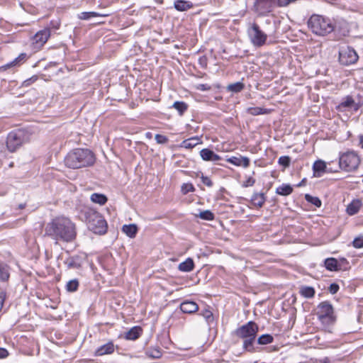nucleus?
I'll return each mask as SVG.
<instances>
[{"label":"nucleus","instance_id":"nucleus-1","mask_svg":"<svg viewBox=\"0 0 363 363\" xmlns=\"http://www.w3.org/2000/svg\"><path fill=\"white\" fill-rule=\"evenodd\" d=\"M45 235L57 241L72 242L77 236L75 224L68 218L57 217L48 223L45 229Z\"/></svg>","mask_w":363,"mask_h":363},{"label":"nucleus","instance_id":"nucleus-2","mask_svg":"<svg viewBox=\"0 0 363 363\" xmlns=\"http://www.w3.org/2000/svg\"><path fill=\"white\" fill-rule=\"evenodd\" d=\"M94 153L86 148H76L71 150L65 157L66 167L71 169H79L92 166L95 162Z\"/></svg>","mask_w":363,"mask_h":363},{"label":"nucleus","instance_id":"nucleus-3","mask_svg":"<svg viewBox=\"0 0 363 363\" xmlns=\"http://www.w3.org/2000/svg\"><path fill=\"white\" fill-rule=\"evenodd\" d=\"M258 331V325L252 320L241 325L234 331L236 337L243 340L242 349L244 351L250 353L257 352V347L255 346V344Z\"/></svg>","mask_w":363,"mask_h":363},{"label":"nucleus","instance_id":"nucleus-4","mask_svg":"<svg viewBox=\"0 0 363 363\" xmlns=\"http://www.w3.org/2000/svg\"><path fill=\"white\" fill-rule=\"evenodd\" d=\"M88 228L95 234L103 235L107 231L108 225L103 216L92 208L82 211Z\"/></svg>","mask_w":363,"mask_h":363},{"label":"nucleus","instance_id":"nucleus-5","mask_svg":"<svg viewBox=\"0 0 363 363\" xmlns=\"http://www.w3.org/2000/svg\"><path fill=\"white\" fill-rule=\"evenodd\" d=\"M308 28L318 35H325L334 30L331 21L320 15L313 14L308 21Z\"/></svg>","mask_w":363,"mask_h":363},{"label":"nucleus","instance_id":"nucleus-6","mask_svg":"<svg viewBox=\"0 0 363 363\" xmlns=\"http://www.w3.org/2000/svg\"><path fill=\"white\" fill-rule=\"evenodd\" d=\"M30 135L23 129L11 131L6 138V147L11 152H16L24 143L29 141Z\"/></svg>","mask_w":363,"mask_h":363},{"label":"nucleus","instance_id":"nucleus-7","mask_svg":"<svg viewBox=\"0 0 363 363\" xmlns=\"http://www.w3.org/2000/svg\"><path fill=\"white\" fill-rule=\"evenodd\" d=\"M316 315L325 325L333 324L336 320L334 308L329 301H323L318 305Z\"/></svg>","mask_w":363,"mask_h":363},{"label":"nucleus","instance_id":"nucleus-8","mask_svg":"<svg viewBox=\"0 0 363 363\" xmlns=\"http://www.w3.org/2000/svg\"><path fill=\"white\" fill-rule=\"evenodd\" d=\"M360 162L358 155L352 151L342 154L339 159L340 168L345 172H352L357 169Z\"/></svg>","mask_w":363,"mask_h":363},{"label":"nucleus","instance_id":"nucleus-9","mask_svg":"<svg viewBox=\"0 0 363 363\" xmlns=\"http://www.w3.org/2000/svg\"><path fill=\"white\" fill-rule=\"evenodd\" d=\"M248 36L251 43L257 47H261L265 44L267 35L260 29L259 26L254 23L247 30Z\"/></svg>","mask_w":363,"mask_h":363},{"label":"nucleus","instance_id":"nucleus-10","mask_svg":"<svg viewBox=\"0 0 363 363\" xmlns=\"http://www.w3.org/2000/svg\"><path fill=\"white\" fill-rule=\"evenodd\" d=\"M358 58L356 51L351 47H343L339 51V61L343 65L354 64Z\"/></svg>","mask_w":363,"mask_h":363},{"label":"nucleus","instance_id":"nucleus-11","mask_svg":"<svg viewBox=\"0 0 363 363\" xmlns=\"http://www.w3.org/2000/svg\"><path fill=\"white\" fill-rule=\"evenodd\" d=\"M51 33L49 28L39 30L32 38V46L34 50H40L46 43Z\"/></svg>","mask_w":363,"mask_h":363},{"label":"nucleus","instance_id":"nucleus-12","mask_svg":"<svg viewBox=\"0 0 363 363\" xmlns=\"http://www.w3.org/2000/svg\"><path fill=\"white\" fill-rule=\"evenodd\" d=\"M275 4L274 0H256L253 8L255 12L262 16L272 11Z\"/></svg>","mask_w":363,"mask_h":363},{"label":"nucleus","instance_id":"nucleus-13","mask_svg":"<svg viewBox=\"0 0 363 363\" xmlns=\"http://www.w3.org/2000/svg\"><path fill=\"white\" fill-rule=\"evenodd\" d=\"M200 156L201 159L207 162H217L221 160V157L216 154L212 150L209 148H203L200 151Z\"/></svg>","mask_w":363,"mask_h":363},{"label":"nucleus","instance_id":"nucleus-14","mask_svg":"<svg viewBox=\"0 0 363 363\" xmlns=\"http://www.w3.org/2000/svg\"><path fill=\"white\" fill-rule=\"evenodd\" d=\"M226 161L237 167H242L244 168L248 167L250 163V160L248 157L241 155L239 157H229Z\"/></svg>","mask_w":363,"mask_h":363},{"label":"nucleus","instance_id":"nucleus-15","mask_svg":"<svg viewBox=\"0 0 363 363\" xmlns=\"http://www.w3.org/2000/svg\"><path fill=\"white\" fill-rule=\"evenodd\" d=\"M83 263V259L78 255L69 257L65 261V264L68 269H80Z\"/></svg>","mask_w":363,"mask_h":363},{"label":"nucleus","instance_id":"nucleus-16","mask_svg":"<svg viewBox=\"0 0 363 363\" xmlns=\"http://www.w3.org/2000/svg\"><path fill=\"white\" fill-rule=\"evenodd\" d=\"M180 309L184 313H194L199 310L198 304L192 301H184L180 304Z\"/></svg>","mask_w":363,"mask_h":363},{"label":"nucleus","instance_id":"nucleus-17","mask_svg":"<svg viewBox=\"0 0 363 363\" xmlns=\"http://www.w3.org/2000/svg\"><path fill=\"white\" fill-rule=\"evenodd\" d=\"M143 333L140 326H134L125 333L124 338L127 340H136Z\"/></svg>","mask_w":363,"mask_h":363},{"label":"nucleus","instance_id":"nucleus-18","mask_svg":"<svg viewBox=\"0 0 363 363\" xmlns=\"http://www.w3.org/2000/svg\"><path fill=\"white\" fill-rule=\"evenodd\" d=\"M115 350V346L113 342H108L106 344L99 347L95 352L96 356H102L112 354Z\"/></svg>","mask_w":363,"mask_h":363},{"label":"nucleus","instance_id":"nucleus-19","mask_svg":"<svg viewBox=\"0 0 363 363\" xmlns=\"http://www.w3.org/2000/svg\"><path fill=\"white\" fill-rule=\"evenodd\" d=\"M313 176L315 177H321L323 172H328L325 162L321 160L315 161L313 165Z\"/></svg>","mask_w":363,"mask_h":363},{"label":"nucleus","instance_id":"nucleus-20","mask_svg":"<svg viewBox=\"0 0 363 363\" xmlns=\"http://www.w3.org/2000/svg\"><path fill=\"white\" fill-rule=\"evenodd\" d=\"M362 206V203L360 200H359V199L353 200L347 206L346 212L350 216H354L359 212Z\"/></svg>","mask_w":363,"mask_h":363},{"label":"nucleus","instance_id":"nucleus-21","mask_svg":"<svg viewBox=\"0 0 363 363\" xmlns=\"http://www.w3.org/2000/svg\"><path fill=\"white\" fill-rule=\"evenodd\" d=\"M325 268L330 272H335L341 269L338 261L333 257L327 258L324 261Z\"/></svg>","mask_w":363,"mask_h":363},{"label":"nucleus","instance_id":"nucleus-22","mask_svg":"<svg viewBox=\"0 0 363 363\" xmlns=\"http://www.w3.org/2000/svg\"><path fill=\"white\" fill-rule=\"evenodd\" d=\"M340 108H353L354 110L358 109V106L355 104L354 99L350 96L345 97L342 102L339 104Z\"/></svg>","mask_w":363,"mask_h":363},{"label":"nucleus","instance_id":"nucleus-23","mask_svg":"<svg viewBox=\"0 0 363 363\" xmlns=\"http://www.w3.org/2000/svg\"><path fill=\"white\" fill-rule=\"evenodd\" d=\"M199 143H201V140L199 138L192 137L183 140L182 143L179 145V147L186 149H192Z\"/></svg>","mask_w":363,"mask_h":363},{"label":"nucleus","instance_id":"nucleus-24","mask_svg":"<svg viewBox=\"0 0 363 363\" xmlns=\"http://www.w3.org/2000/svg\"><path fill=\"white\" fill-rule=\"evenodd\" d=\"M194 268V262L191 258H187L185 261L181 262L178 266V269L184 272H191Z\"/></svg>","mask_w":363,"mask_h":363},{"label":"nucleus","instance_id":"nucleus-25","mask_svg":"<svg viewBox=\"0 0 363 363\" xmlns=\"http://www.w3.org/2000/svg\"><path fill=\"white\" fill-rule=\"evenodd\" d=\"M138 228L135 224L124 225L122 231L129 238H133L136 236Z\"/></svg>","mask_w":363,"mask_h":363},{"label":"nucleus","instance_id":"nucleus-26","mask_svg":"<svg viewBox=\"0 0 363 363\" xmlns=\"http://www.w3.org/2000/svg\"><path fill=\"white\" fill-rule=\"evenodd\" d=\"M265 200V196L263 193H255L251 198V203L255 206L261 208Z\"/></svg>","mask_w":363,"mask_h":363},{"label":"nucleus","instance_id":"nucleus-27","mask_svg":"<svg viewBox=\"0 0 363 363\" xmlns=\"http://www.w3.org/2000/svg\"><path fill=\"white\" fill-rule=\"evenodd\" d=\"M300 294L306 298H313L315 296V291L313 287L303 286L300 288Z\"/></svg>","mask_w":363,"mask_h":363},{"label":"nucleus","instance_id":"nucleus-28","mask_svg":"<svg viewBox=\"0 0 363 363\" xmlns=\"http://www.w3.org/2000/svg\"><path fill=\"white\" fill-rule=\"evenodd\" d=\"M91 201L100 205H104L107 202V197L102 194L94 193L91 195Z\"/></svg>","mask_w":363,"mask_h":363},{"label":"nucleus","instance_id":"nucleus-29","mask_svg":"<svg viewBox=\"0 0 363 363\" xmlns=\"http://www.w3.org/2000/svg\"><path fill=\"white\" fill-rule=\"evenodd\" d=\"M293 191V188L289 184H282L277 188L276 193L281 196H288Z\"/></svg>","mask_w":363,"mask_h":363},{"label":"nucleus","instance_id":"nucleus-30","mask_svg":"<svg viewBox=\"0 0 363 363\" xmlns=\"http://www.w3.org/2000/svg\"><path fill=\"white\" fill-rule=\"evenodd\" d=\"M10 277L9 267L5 264H0V280L8 281Z\"/></svg>","mask_w":363,"mask_h":363},{"label":"nucleus","instance_id":"nucleus-31","mask_svg":"<svg viewBox=\"0 0 363 363\" xmlns=\"http://www.w3.org/2000/svg\"><path fill=\"white\" fill-rule=\"evenodd\" d=\"M194 216L196 218H200L202 220L208 221L213 220L215 218L213 213L211 212L210 210L201 211L199 212V214L195 213Z\"/></svg>","mask_w":363,"mask_h":363},{"label":"nucleus","instance_id":"nucleus-32","mask_svg":"<svg viewBox=\"0 0 363 363\" xmlns=\"http://www.w3.org/2000/svg\"><path fill=\"white\" fill-rule=\"evenodd\" d=\"M245 84L241 82H238L228 85L227 90L233 93H238L243 90Z\"/></svg>","mask_w":363,"mask_h":363},{"label":"nucleus","instance_id":"nucleus-33","mask_svg":"<svg viewBox=\"0 0 363 363\" xmlns=\"http://www.w3.org/2000/svg\"><path fill=\"white\" fill-rule=\"evenodd\" d=\"M274 341V337L270 334H264L257 338V344L265 345L272 343Z\"/></svg>","mask_w":363,"mask_h":363},{"label":"nucleus","instance_id":"nucleus-34","mask_svg":"<svg viewBox=\"0 0 363 363\" xmlns=\"http://www.w3.org/2000/svg\"><path fill=\"white\" fill-rule=\"evenodd\" d=\"M172 107L179 112L180 116H182L188 109V104L184 101H177L173 104Z\"/></svg>","mask_w":363,"mask_h":363},{"label":"nucleus","instance_id":"nucleus-35","mask_svg":"<svg viewBox=\"0 0 363 363\" xmlns=\"http://www.w3.org/2000/svg\"><path fill=\"white\" fill-rule=\"evenodd\" d=\"M190 7L189 3L184 0H177L174 2V8L179 11H186Z\"/></svg>","mask_w":363,"mask_h":363},{"label":"nucleus","instance_id":"nucleus-36","mask_svg":"<svg viewBox=\"0 0 363 363\" xmlns=\"http://www.w3.org/2000/svg\"><path fill=\"white\" fill-rule=\"evenodd\" d=\"M79 281L77 279L69 281L66 284V289L69 292H75L79 288Z\"/></svg>","mask_w":363,"mask_h":363},{"label":"nucleus","instance_id":"nucleus-37","mask_svg":"<svg viewBox=\"0 0 363 363\" xmlns=\"http://www.w3.org/2000/svg\"><path fill=\"white\" fill-rule=\"evenodd\" d=\"M247 112L252 116H258L267 113V111L260 107H250L247 109Z\"/></svg>","mask_w":363,"mask_h":363},{"label":"nucleus","instance_id":"nucleus-38","mask_svg":"<svg viewBox=\"0 0 363 363\" xmlns=\"http://www.w3.org/2000/svg\"><path fill=\"white\" fill-rule=\"evenodd\" d=\"M305 199L308 202L313 204L316 207L319 208V207L321 206L322 202H321L320 199L318 197L313 196L307 194L305 195Z\"/></svg>","mask_w":363,"mask_h":363},{"label":"nucleus","instance_id":"nucleus-39","mask_svg":"<svg viewBox=\"0 0 363 363\" xmlns=\"http://www.w3.org/2000/svg\"><path fill=\"white\" fill-rule=\"evenodd\" d=\"M278 163L284 168H287L291 164V157L289 156H281L278 160Z\"/></svg>","mask_w":363,"mask_h":363},{"label":"nucleus","instance_id":"nucleus-40","mask_svg":"<svg viewBox=\"0 0 363 363\" xmlns=\"http://www.w3.org/2000/svg\"><path fill=\"white\" fill-rule=\"evenodd\" d=\"M147 356L150 357L157 359L162 356V352L159 348L150 349L147 352Z\"/></svg>","mask_w":363,"mask_h":363},{"label":"nucleus","instance_id":"nucleus-41","mask_svg":"<svg viewBox=\"0 0 363 363\" xmlns=\"http://www.w3.org/2000/svg\"><path fill=\"white\" fill-rule=\"evenodd\" d=\"M201 315L206 319V322L208 324L211 323L213 321V313L210 310H208V309L203 310L201 312Z\"/></svg>","mask_w":363,"mask_h":363},{"label":"nucleus","instance_id":"nucleus-42","mask_svg":"<svg viewBox=\"0 0 363 363\" xmlns=\"http://www.w3.org/2000/svg\"><path fill=\"white\" fill-rule=\"evenodd\" d=\"M181 191L183 194H187L189 192H194L195 188L191 183H185L182 186Z\"/></svg>","mask_w":363,"mask_h":363},{"label":"nucleus","instance_id":"nucleus-43","mask_svg":"<svg viewBox=\"0 0 363 363\" xmlns=\"http://www.w3.org/2000/svg\"><path fill=\"white\" fill-rule=\"evenodd\" d=\"M38 79V77L37 75H33L31 77L24 80L22 83L23 87H28L30 86L32 84L35 82Z\"/></svg>","mask_w":363,"mask_h":363},{"label":"nucleus","instance_id":"nucleus-44","mask_svg":"<svg viewBox=\"0 0 363 363\" xmlns=\"http://www.w3.org/2000/svg\"><path fill=\"white\" fill-rule=\"evenodd\" d=\"M352 246L357 249L363 247V235L355 238L352 241Z\"/></svg>","mask_w":363,"mask_h":363},{"label":"nucleus","instance_id":"nucleus-45","mask_svg":"<svg viewBox=\"0 0 363 363\" xmlns=\"http://www.w3.org/2000/svg\"><path fill=\"white\" fill-rule=\"evenodd\" d=\"M60 27V21L59 20H52L47 28H49L50 31L51 32V30H56L59 29Z\"/></svg>","mask_w":363,"mask_h":363},{"label":"nucleus","instance_id":"nucleus-46","mask_svg":"<svg viewBox=\"0 0 363 363\" xmlns=\"http://www.w3.org/2000/svg\"><path fill=\"white\" fill-rule=\"evenodd\" d=\"M155 139L158 144H165L169 141L167 136L160 134H156Z\"/></svg>","mask_w":363,"mask_h":363},{"label":"nucleus","instance_id":"nucleus-47","mask_svg":"<svg viewBox=\"0 0 363 363\" xmlns=\"http://www.w3.org/2000/svg\"><path fill=\"white\" fill-rule=\"evenodd\" d=\"M201 179L202 183L208 187H211L213 184L211 179L208 177L204 176L203 174H201Z\"/></svg>","mask_w":363,"mask_h":363},{"label":"nucleus","instance_id":"nucleus-48","mask_svg":"<svg viewBox=\"0 0 363 363\" xmlns=\"http://www.w3.org/2000/svg\"><path fill=\"white\" fill-rule=\"evenodd\" d=\"M96 16H98V14L95 12H82L81 13L80 18L87 20Z\"/></svg>","mask_w":363,"mask_h":363},{"label":"nucleus","instance_id":"nucleus-49","mask_svg":"<svg viewBox=\"0 0 363 363\" xmlns=\"http://www.w3.org/2000/svg\"><path fill=\"white\" fill-rule=\"evenodd\" d=\"M339 289H340V287L337 284L333 283L330 285L328 290L330 294H335L338 291Z\"/></svg>","mask_w":363,"mask_h":363},{"label":"nucleus","instance_id":"nucleus-50","mask_svg":"<svg viewBox=\"0 0 363 363\" xmlns=\"http://www.w3.org/2000/svg\"><path fill=\"white\" fill-rule=\"evenodd\" d=\"M255 179L252 177H249L242 184L243 187L252 186L255 184Z\"/></svg>","mask_w":363,"mask_h":363},{"label":"nucleus","instance_id":"nucleus-51","mask_svg":"<svg viewBox=\"0 0 363 363\" xmlns=\"http://www.w3.org/2000/svg\"><path fill=\"white\" fill-rule=\"evenodd\" d=\"M9 354V353L6 349L0 347V359L6 358Z\"/></svg>","mask_w":363,"mask_h":363},{"label":"nucleus","instance_id":"nucleus-52","mask_svg":"<svg viewBox=\"0 0 363 363\" xmlns=\"http://www.w3.org/2000/svg\"><path fill=\"white\" fill-rule=\"evenodd\" d=\"M26 57H27V55L26 53H21L18 55V57L17 58L15 59L13 62L15 64H17V63L20 62L21 61L25 60Z\"/></svg>","mask_w":363,"mask_h":363},{"label":"nucleus","instance_id":"nucleus-53","mask_svg":"<svg viewBox=\"0 0 363 363\" xmlns=\"http://www.w3.org/2000/svg\"><path fill=\"white\" fill-rule=\"evenodd\" d=\"M198 89L201 91H208L211 89V86L208 84H201L198 86Z\"/></svg>","mask_w":363,"mask_h":363},{"label":"nucleus","instance_id":"nucleus-54","mask_svg":"<svg viewBox=\"0 0 363 363\" xmlns=\"http://www.w3.org/2000/svg\"><path fill=\"white\" fill-rule=\"evenodd\" d=\"M359 145L363 149V135H359Z\"/></svg>","mask_w":363,"mask_h":363},{"label":"nucleus","instance_id":"nucleus-55","mask_svg":"<svg viewBox=\"0 0 363 363\" xmlns=\"http://www.w3.org/2000/svg\"><path fill=\"white\" fill-rule=\"evenodd\" d=\"M321 363H330V362L328 357H325L321 361Z\"/></svg>","mask_w":363,"mask_h":363},{"label":"nucleus","instance_id":"nucleus-56","mask_svg":"<svg viewBox=\"0 0 363 363\" xmlns=\"http://www.w3.org/2000/svg\"><path fill=\"white\" fill-rule=\"evenodd\" d=\"M306 182V179H303L298 184V186H302Z\"/></svg>","mask_w":363,"mask_h":363},{"label":"nucleus","instance_id":"nucleus-57","mask_svg":"<svg viewBox=\"0 0 363 363\" xmlns=\"http://www.w3.org/2000/svg\"><path fill=\"white\" fill-rule=\"evenodd\" d=\"M25 206H26V204H25V203H21V204H20V205L18 206V208H19L20 209H23V208H25Z\"/></svg>","mask_w":363,"mask_h":363},{"label":"nucleus","instance_id":"nucleus-58","mask_svg":"<svg viewBox=\"0 0 363 363\" xmlns=\"http://www.w3.org/2000/svg\"><path fill=\"white\" fill-rule=\"evenodd\" d=\"M342 262H347V259L345 258H342L340 259Z\"/></svg>","mask_w":363,"mask_h":363}]
</instances>
